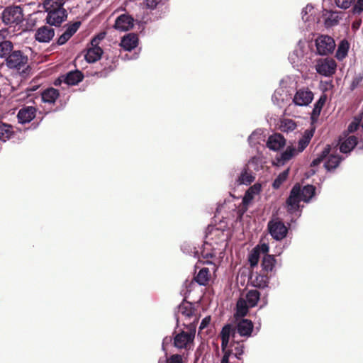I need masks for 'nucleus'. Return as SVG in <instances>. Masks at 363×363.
I'll return each instance as SVG.
<instances>
[{
    "mask_svg": "<svg viewBox=\"0 0 363 363\" xmlns=\"http://www.w3.org/2000/svg\"><path fill=\"white\" fill-rule=\"evenodd\" d=\"M335 13L332 12L330 16L325 19V25L327 26H333L339 23V18L337 16H334Z\"/></svg>",
    "mask_w": 363,
    "mask_h": 363,
    "instance_id": "44",
    "label": "nucleus"
},
{
    "mask_svg": "<svg viewBox=\"0 0 363 363\" xmlns=\"http://www.w3.org/2000/svg\"><path fill=\"white\" fill-rule=\"evenodd\" d=\"M36 108L33 106L24 107V125L35 117Z\"/></svg>",
    "mask_w": 363,
    "mask_h": 363,
    "instance_id": "41",
    "label": "nucleus"
},
{
    "mask_svg": "<svg viewBox=\"0 0 363 363\" xmlns=\"http://www.w3.org/2000/svg\"><path fill=\"white\" fill-rule=\"evenodd\" d=\"M81 23L79 21H76L72 24L69 25L68 28L66 29L65 32L68 33L69 35L72 37L79 29L80 27Z\"/></svg>",
    "mask_w": 363,
    "mask_h": 363,
    "instance_id": "43",
    "label": "nucleus"
},
{
    "mask_svg": "<svg viewBox=\"0 0 363 363\" xmlns=\"http://www.w3.org/2000/svg\"><path fill=\"white\" fill-rule=\"evenodd\" d=\"M358 127H359V123L353 121L349 125L348 131L350 133H353L357 130Z\"/></svg>",
    "mask_w": 363,
    "mask_h": 363,
    "instance_id": "55",
    "label": "nucleus"
},
{
    "mask_svg": "<svg viewBox=\"0 0 363 363\" xmlns=\"http://www.w3.org/2000/svg\"><path fill=\"white\" fill-rule=\"evenodd\" d=\"M195 337V330L189 332L182 331L174 338V345L179 349H188L190 343L193 342Z\"/></svg>",
    "mask_w": 363,
    "mask_h": 363,
    "instance_id": "11",
    "label": "nucleus"
},
{
    "mask_svg": "<svg viewBox=\"0 0 363 363\" xmlns=\"http://www.w3.org/2000/svg\"><path fill=\"white\" fill-rule=\"evenodd\" d=\"M296 151V150L294 147H288L286 150L280 155V157L277 158L278 162L284 164L295 155Z\"/></svg>",
    "mask_w": 363,
    "mask_h": 363,
    "instance_id": "31",
    "label": "nucleus"
},
{
    "mask_svg": "<svg viewBox=\"0 0 363 363\" xmlns=\"http://www.w3.org/2000/svg\"><path fill=\"white\" fill-rule=\"evenodd\" d=\"M327 100V96L325 94H322L319 99L316 101L314 106L322 110L325 101Z\"/></svg>",
    "mask_w": 363,
    "mask_h": 363,
    "instance_id": "48",
    "label": "nucleus"
},
{
    "mask_svg": "<svg viewBox=\"0 0 363 363\" xmlns=\"http://www.w3.org/2000/svg\"><path fill=\"white\" fill-rule=\"evenodd\" d=\"M259 247H255L248 256V261L250 262V267L253 269L257 267L259 260Z\"/></svg>",
    "mask_w": 363,
    "mask_h": 363,
    "instance_id": "38",
    "label": "nucleus"
},
{
    "mask_svg": "<svg viewBox=\"0 0 363 363\" xmlns=\"http://www.w3.org/2000/svg\"><path fill=\"white\" fill-rule=\"evenodd\" d=\"M2 19L6 25H18L23 21V9L20 6L7 7L2 13Z\"/></svg>",
    "mask_w": 363,
    "mask_h": 363,
    "instance_id": "4",
    "label": "nucleus"
},
{
    "mask_svg": "<svg viewBox=\"0 0 363 363\" xmlns=\"http://www.w3.org/2000/svg\"><path fill=\"white\" fill-rule=\"evenodd\" d=\"M236 308L237 315L241 317H244L247 314L249 308L251 307L248 306V303L244 298H239L237 302Z\"/></svg>",
    "mask_w": 363,
    "mask_h": 363,
    "instance_id": "34",
    "label": "nucleus"
},
{
    "mask_svg": "<svg viewBox=\"0 0 363 363\" xmlns=\"http://www.w3.org/2000/svg\"><path fill=\"white\" fill-rule=\"evenodd\" d=\"M23 65L21 51H13L6 58V65L11 69L19 70Z\"/></svg>",
    "mask_w": 363,
    "mask_h": 363,
    "instance_id": "16",
    "label": "nucleus"
},
{
    "mask_svg": "<svg viewBox=\"0 0 363 363\" xmlns=\"http://www.w3.org/2000/svg\"><path fill=\"white\" fill-rule=\"evenodd\" d=\"M60 84V82H57V81H56V82H55V85H59Z\"/></svg>",
    "mask_w": 363,
    "mask_h": 363,
    "instance_id": "61",
    "label": "nucleus"
},
{
    "mask_svg": "<svg viewBox=\"0 0 363 363\" xmlns=\"http://www.w3.org/2000/svg\"><path fill=\"white\" fill-rule=\"evenodd\" d=\"M230 328V337H238V335L242 337L248 338L251 336L254 329V324L249 319L242 318L235 324L228 323L223 327Z\"/></svg>",
    "mask_w": 363,
    "mask_h": 363,
    "instance_id": "2",
    "label": "nucleus"
},
{
    "mask_svg": "<svg viewBox=\"0 0 363 363\" xmlns=\"http://www.w3.org/2000/svg\"><path fill=\"white\" fill-rule=\"evenodd\" d=\"M231 338L232 340L229 343V345L233 351V356H235L238 359H241V356L244 353V340H239L236 337Z\"/></svg>",
    "mask_w": 363,
    "mask_h": 363,
    "instance_id": "22",
    "label": "nucleus"
},
{
    "mask_svg": "<svg viewBox=\"0 0 363 363\" xmlns=\"http://www.w3.org/2000/svg\"><path fill=\"white\" fill-rule=\"evenodd\" d=\"M211 278V273L208 268L203 267L201 269L194 277V280L201 286H206Z\"/></svg>",
    "mask_w": 363,
    "mask_h": 363,
    "instance_id": "25",
    "label": "nucleus"
},
{
    "mask_svg": "<svg viewBox=\"0 0 363 363\" xmlns=\"http://www.w3.org/2000/svg\"><path fill=\"white\" fill-rule=\"evenodd\" d=\"M328 160L325 162V167L328 171H331L337 168L341 162L342 158L337 155H328Z\"/></svg>",
    "mask_w": 363,
    "mask_h": 363,
    "instance_id": "26",
    "label": "nucleus"
},
{
    "mask_svg": "<svg viewBox=\"0 0 363 363\" xmlns=\"http://www.w3.org/2000/svg\"><path fill=\"white\" fill-rule=\"evenodd\" d=\"M64 82L68 85H76L84 79L82 72L79 70H75L68 72L65 76H62Z\"/></svg>",
    "mask_w": 363,
    "mask_h": 363,
    "instance_id": "21",
    "label": "nucleus"
},
{
    "mask_svg": "<svg viewBox=\"0 0 363 363\" xmlns=\"http://www.w3.org/2000/svg\"><path fill=\"white\" fill-rule=\"evenodd\" d=\"M289 173V169H286V170L281 172L277 177L274 179L272 183V187L274 189H278L280 188L281 184L286 180Z\"/></svg>",
    "mask_w": 363,
    "mask_h": 363,
    "instance_id": "36",
    "label": "nucleus"
},
{
    "mask_svg": "<svg viewBox=\"0 0 363 363\" xmlns=\"http://www.w3.org/2000/svg\"><path fill=\"white\" fill-rule=\"evenodd\" d=\"M353 13L360 14L363 12V0H357L356 4L352 8Z\"/></svg>",
    "mask_w": 363,
    "mask_h": 363,
    "instance_id": "46",
    "label": "nucleus"
},
{
    "mask_svg": "<svg viewBox=\"0 0 363 363\" xmlns=\"http://www.w3.org/2000/svg\"><path fill=\"white\" fill-rule=\"evenodd\" d=\"M55 30L53 28L44 26L38 29L35 37L36 40L40 43H48L54 37Z\"/></svg>",
    "mask_w": 363,
    "mask_h": 363,
    "instance_id": "15",
    "label": "nucleus"
},
{
    "mask_svg": "<svg viewBox=\"0 0 363 363\" xmlns=\"http://www.w3.org/2000/svg\"><path fill=\"white\" fill-rule=\"evenodd\" d=\"M357 145V138L354 135L349 136L340 143V150L342 153H348L352 151Z\"/></svg>",
    "mask_w": 363,
    "mask_h": 363,
    "instance_id": "23",
    "label": "nucleus"
},
{
    "mask_svg": "<svg viewBox=\"0 0 363 363\" xmlns=\"http://www.w3.org/2000/svg\"><path fill=\"white\" fill-rule=\"evenodd\" d=\"M255 177L248 172V168L245 167L237 179L238 184L250 185L255 180Z\"/></svg>",
    "mask_w": 363,
    "mask_h": 363,
    "instance_id": "27",
    "label": "nucleus"
},
{
    "mask_svg": "<svg viewBox=\"0 0 363 363\" xmlns=\"http://www.w3.org/2000/svg\"><path fill=\"white\" fill-rule=\"evenodd\" d=\"M314 97L313 93L308 87L298 89L293 99L294 103L299 106H308Z\"/></svg>",
    "mask_w": 363,
    "mask_h": 363,
    "instance_id": "10",
    "label": "nucleus"
},
{
    "mask_svg": "<svg viewBox=\"0 0 363 363\" xmlns=\"http://www.w3.org/2000/svg\"><path fill=\"white\" fill-rule=\"evenodd\" d=\"M286 140L283 135L279 133H275L269 137L267 146L270 150H278L285 145Z\"/></svg>",
    "mask_w": 363,
    "mask_h": 363,
    "instance_id": "17",
    "label": "nucleus"
},
{
    "mask_svg": "<svg viewBox=\"0 0 363 363\" xmlns=\"http://www.w3.org/2000/svg\"><path fill=\"white\" fill-rule=\"evenodd\" d=\"M315 187L313 185H306L303 189L301 188L300 195L304 202H308L315 195Z\"/></svg>",
    "mask_w": 363,
    "mask_h": 363,
    "instance_id": "29",
    "label": "nucleus"
},
{
    "mask_svg": "<svg viewBox=\"0 0 363 363\" xmlns=\"http://www.w3.org/2000/svg\"><path fill=\"white\" fill-rule=\"evenodd\" d=\"M296 123L291 119H284L280 125V130L282 132H291L295 130Z\"/></svg>",
    "mask_w": 363,
    "mask_h": 363,
    "instance_id": "40",
    "label": "nucleus"
},
{
    "mask_svg": "<svg viewBox=\"0 0 363 363\" xmlns=\"http://www.w3.org/2000/svg\"><path fill=\"white\" fill-rule=\"evenodd\" d=\"M259 298L260 293L257 290L252 289L247 291L245 300L248 303V306L253 308L257 305Z\"/></svg>",
    "mask_w": 363,
    "mask_h": 363,
    "instance_id": "28",
    "label": "nucleus"
},
{
    "mask_svg": "<svg viewBox=\"0 0 363 363\" xmlns=\"http://www.w3.org/2000/svg\"><path fill=\"white\" fill-rule=\"evenodd\" d=\"M267 229L271 236L276 240H281L288 233V228L279 218L271 219L267 223Z\"/></svg>",
    "mask_w": 363,
    "mask_h": 363,
    "instance_id": "3",
    "label": "nucleus"
},
{
    "mask_svg": "<svg viewBox=\"0 0 363 363\" xmlns=\"http://www.w3.org/2000/svg\"><path fill=\"white\" fill-rule=\"evenodd\" d=\"M71 37L69 35L68 33H66L65 31L57 39V44L60 45H64L67 43V41Z\"/></svg>",
    "mask_w": 363,
    "mask_h": 363,
    "instance_id": "50",
    "label": "nucleus"
},
{
    "mask_svg": "<svg viewBox=\"0 0 363 363\" xmlns=\"http://www.w3.org/2000/svg\"><path fill=\"white\" fill-rule=\"evenodd\" d=\"M13 133L11 125L7 124L0 125V140L6 142L11 138Z\"/></svg>",
    "mask_w": 363,
    "mask_h": 363,
    "instance_id": "32",
    "label": "nucleus"
},
{
    "mask_svg": "<svg viewBox=\"0 0 363 363\" xmlns=\"http://www.w3.org/2000/svg\"><path fill=\"white\" fill-rule=\"evenodd\" d=\"M133 18L129 14H121L116 18L114 28L121 31H127L133 27Z\"/></svg>",
    "mask_w": 363,
    "mask_h": 363,
    "instance_id": "12",
    "label": "nucleus"
},
{
    "mask_svg": "<svg viewBox=\"0 0 363 363\" xmlns=\"http://www.w3.org/2000/svg\"><path fill=\"white\" fill-rule=\"evenodd\" d=\"M268 274L262 273L258 274L253 280V285L259 289H264L268 286Z\"/></svg>",
    "mask_w": 363,
    "mask_h": 363,
    "instance_id": "35",
    "label": "nucleus"
},
{
    "mask_svg": "<svg viewBox=\"0 0 363 363\" xmlns=\"http://www.w3.org/2000/svg\"><path fill=\"white\" fill-rule=\"evenodd\" d=\"M65 3V0H44L43 6L46 12L58 13V11H66L63 7Z\"/></svg>",
    "mask_w": 363,
    "mask_h": 363,
    "instance_id": "19",
    "label": "nucleus"
},
{
    "mask_svg": "<svg viewBox=\"0 0 363 363\" xmlns=\"http://www.w3.org/2000/svg\"><path fill=\"white\" fill-rule=\"evenodd\" d=\"M13 49V44L11 42L4 40L0 43V57L3 58L6 57L11 53Z\"/></svg>",
    "mask_w": 363,
    "mask_h": 363,
    "instance_id": "39",
    "label": "nucleus"
},
{
    "mask_svg": "<svg viewBox=\"0 0 363 363\" xmlns=\"http://www.w3.org/2000/svg\"><path fill=\"white\" fill-rule=\"evenodd\" d=\"M363 80V72H359L354 75L351 82L350 89V90H354Z\"/></svg>",
    "mask_w": 363,
    "mask_h": 363,
    "instance_id": "42",
    "label": "nucleus"
},
{
    "mask_svg": "<svg viewBox=\"0 0 363 363\" xmlns=\"http://www.w3.org/2000/svg\"><path fill=\"white\" fill-rule=\"evenodd\" d=\"M47 13L46 22L50 26H60L67 18V11H58V13H55V11Z\"/></svg>",
    "mask_w": 363,
    "mask_h": 363,
    "instance_id": "14",
    "label": "nucleus"
},
{
    "mask_svg": "<svg viewBox=\"0 0 363 363\" xmlns=\"http://www.w3.org/2000/svg\"><path fill=\"white\" fill-rule=\"evenodd\" d=\"M194 309L191 303L184 300L179 306V312L183 315L190 318L194 314Z\"/></svg>",
    "mask_w": 363,
    "mask_h": 363,
    "instance_id": "30",
    "label": "nucleus"
},
{
    "mask_svg": "<svg viewBox=\"0 0 363 363\" xmlns=\"http://www.w3.org/2000/svg\"><path fill=\"white\" fill-rule=\"evenodd\" d=\"M315 67L319 74L331 77L335 73L337 63L334 59L330 57L321 58L316 60Z\"/></svg>",
    "mask_w": 363,
    "mask_h": 363,
    "instance_id": "5",
    "label": "nucleus"
},
{
    "mask_svg": "<svg viewBox=\"0 0 363 363\" xmlns=\"http://www.w3.org/2000/svg\"><path fill=\"white\" fill-rule=\"evenodd\" d=\"M349 50V43L346 40H342L338 45L335 57L337 60H342L344 59L347 55Z\"/></svg>",
    "mask_w": 363,
    "mask_h": 363,
    "instance_id": "33",
    "label": "nucleus"
},
{
    "mask_svg": "<svg viewBox=\"0 0 363 363\" xmlns=\"http://www.w3.org/2000/svg\"><path fill=\"white\" fill-rule=\"evenodd\" d=\"M320 112H321V110H320L319 108L314 106V108L312 111V113H311V119L312 123H314L315 122H316L318 121V118L320 114Z\"/></svg>",
    "mask_w": 363,
    "mask_h": 363,
    "instance_id": "49",
    "label": "nucleus"
},
{
    "mask_svg": "<svg viewBox=\"0 0 363 363\" xmlns=\"http://www.w3.org/2000/svg\"><path fill=\"white\" fill-rule=\"evenodd\" d=\"M315 132V128L306 130L302 138L298 140V151L302 152L309 144Z\"/></svg>",
    "mask_w": 363,
    "mask_h": 363,
    "instance_id": "24",
    "label": "nucleus"
},
{
    "mask_svg": "<svg viewBox=\"0 0 363 363\" xmlns=\"http://www.w3.org/2000/svg\"><path fill=\"white\" fill-rule=\"evenodd\" d=\"M39 79H34L31 81L29 85L24 89V92L26 94V96L24 97V101L26 99V103L30 102L33 101L34 96L35 98H38L40 96H41V99L45 103L54 104L57 98L60 96L59 91L53 87H50L42 91L38 94V93H34L33 91H36L39 86L40 84L38 83Z\"/></svg>",
    "mask_w": 363,
    "mask_h": 363,
    "instance_id": "1",
    "label": "nucleus"
},
{
    "mask_svg": "<svg viewBox=\"0 0 363 363\" xmlns=\"http://www.w3.org/2000/svg\"><path fill=\"white\" fill-rule=\"evenodd\" d=\"M32 29V26H27L26 28H24V30H31Z\"/></svg>",
    "mask_w": 363,
    "mask_h": 363,
    "instance_id": "60",
    "label": "nucleus"
},
{
    "mask_svg": "<svg viewBox=\"0 0 363 363\" xmlns=\"http://www.w3.org/2000/svg\"><path fill=\"white\" fill-rule=\"evenodd\" d=\"M230 328L223 327L220 333V337L221 339V350L223 352V356L221 359L220 363H230L229 359L231 355H233V351L231 347H230Z\"/></svg>",
    "mask_w": 363,
    "mask_h": 363,
    "instance_id": "8",
    "label": "nucleus"
},
{
    "mask_svg": "<svg viewBox=\"0 0 363 363\" xmlns=\"http://www.w3.org/2000/svg\"><path fill=\"white\" fill-rule=\"evenodd\" d=\"M337 6L347 9L350 7L351 4L354 2V0H335Z\"/></svg>",
    "mask_w": 363,
    "mask_h": 363,
    "instance_id": "45",
    "label": "nucleus"
},
{
    "mask_svg": "<svg viewBox=\"0 0 363 363\" xmlns=\"http://www.w3.org/2000/svg\"><path fill=\"white\" fill-rule=\"evenodd\" d=\"M162 0H145V6L147 9H155L160 4Z\"/></svg>",
    "mask_w": 363,
    "mask_h": 363,
    "instance_id": "47",
    "label": "nucleus"
},
{
    "mask_svg": "<svg viewBox=\"0 0 363 363\" xmlns=\"http://www.w3.org/2000/svg\"><path fill=\"white\" fill-rule=\"evenodd\" d=\"M360 24L361 21H356L352 23V27L353 29L357 30L359 28Z\"/></svg>",
    "mask_w": 363,
    "mask_h": 363,
    "instance_id": "58",
    "label": "nucleus"
},
{
    "mask_svg": "<svg viewBox=\"0 0 363 363\" xmlns=\"http://www.w3.org/2000/svg\"><path fill=\"white\" fill-rule=\"evenodd\" d=\"M254 198V196L252 195V194H250V192L249 191H246L245 193V195L243 198V203H249L251 200H252Z\"/></svg>",
    "mask_w": 363,
    "mask_h": 363,
    "instance_id": "56",
    "label": "nucleus"
},
{
    "mask_svg": "<svg viewBox=\"0 0 363 363\" xmlns=\"http://www.w3.org/2000/svg\"><path fill=\"white\" fill-rule=\"evenodd\" d=\"M211 322V317L210 316H207V317H205L201 323V325H200V327H199V329L200 330H203L205 328H206L208 324L210 323Z\"/></svg>",
    "mask_w": 363,
    "mask_h": 363,
    "instance_id": "54",
    "label": "nucleus"
},
{
    "mask_svg": "<svg viewBox=\"0 0 363 363\" xmlns=\"http://www.w3.org/2000/svg\"><path fill=\"white\" fill-rule=\"evenodd\" d=\"M301 193V186L298 184H295L287 198L286 203L287 205V211L289 213H294L299 211L300 202L303 201Z\"/></svg>",
    "mask_w": 363,
    "mask_h": 363,
    "instance_id": "7",
    "label": "nucleus"
},
{
    "mask_svg": "<svg viewBox=\"0 0 363 363\" xmlns=\"http://www.w3.org/2000/svg\"><path fill=\"white\" fill-rule=\"evenodd\" d=\"M261 191V185L259 184H255L247 190V191L250 192V194H252L253 196L255 194H258L259 191Z\"/></svg>",
    "mask_w": 363,
    "mask_h": 363,
    "instance_id": "52",
    "label": "nucleus"
},
{
    "mask_svg": "<svg viewBox=\"0 0 363 363\" xmlns=\"http://www.w3.org/2000/svg\"><path fill=\"white\" fill-rule=\"evenodd\" d=\"M138 43V35L135 33H129L125 35L120 43V45L125 50L130 51L137 47Z\"/></svg>",
    "mask_w": 363,
    "mask_h": 363,
    "instance_id": "18",
    "label": "nucleus"
},
{
    "mask_svg": "<svg viewBox=\"0 0 363 363\" xmlns=\"http://www.w3.org/2000/svg\"><path fill=\"white\" fill-rule=\"evenodd\" d=\"M330 146L329 145H326V147L323 150L318 156L314 159L311 164V167H315L320 164L330 154Z\"/></svg>",
    "mask_w": 363,
    "mask_h": 363,
    "instance_id": "37",
    "label": "nucleus"
},
{
    "mask_svg": "<svg viewBox=\"0 0 363 363\" xmlns=\"http://www.w3.org/2000/svg\"><path fill=\"white\" fill-rule=\"evenodd\" d=\"M117 61L118 59L116 56L107 57L105 62L102 64L104 68L99 72H96L95 75L99 78L106 77L116 68Z\"/></svg>",
    "mask_w": 363,
    "mask_h": 363,
    "instance_id": "13",
    "label": "nucleus"
},
{
    "mask_svg": "<svg viewBox=\"0 0 363 363\" xmlns=\"http://www.w3.org/2000/svg\"><path fill=\"white\" fill-rule=\"evenodd\" d=\"M102 37L96 36L91 41V47L87 49L84 56L85 60L89 62H95L99 60L103 54V50L99 46Z\"/></svg>",
    "mask_w": 363,
    "mask_h": 363,
    "instance_id": "9",
    "label": "nucleus"
},
{
    "mask_svg": "<svg viewBox=\"0 0 363 363\" xmlns=\"http://www.w3.org/2000/svg\"><path fill=\"white\" fill-rule=\"evenodd\" d=\"M17 118H18V122L20 123H23V108L19 109L18 114H17Z\"/></svg>",
    "mask_w": 363,
    "mask_h": 363,
    "instance_id": "57",
    "label": "nucleus"
},
{
    "mask_svg": "<svg viewBox=\"0 0 363 363\" xmlns=\"http://www.w3.org/2000/svg\"><path fill=\"white\" fill-rule=\"evenodd\" d=\"M256 247H259V253L262 252L265 255H268V252L269 250V247L267 244L263 243L261 245H257Z\"/></svg>",
    "mask_w": 363,
    "mask_h": 363,
    "instance_id": "53",
    "label": "nucleus"
},
{
    "mask_svg": "<svg viewBox=\"0 0 363 363\" xmlns=\"http://www.w3.org/2000/svg\"><path fill=\"white\" fill-rule=\"evenodd\" d=\"M167 363H182V356L179 354H173L167 359Z\"/></svg>",
    "mask_w": 363,
    "mask_h": 363,
    "instance_id": "51",
    "label": "nucleus"
},
{
    "mask_svg": "<svg viewBox=\"0 0 363 363\" xmlns=\"http://www.w3.org/2000/svg\"><path fill=\"white\" fill-rule=\"evenodd\" d=\"M30 70V65H28L26 68H24V75L29 74Z\"/></svg>",
    "mask_w": 363,
    "mask_h": 363,
    "instance_id": "59",
    "label": "nucleus"
},
{
    "mask_svg": "<svg viewBox=\"0 0 363 363\" xmlns=\"http://www.w3.org/2000/svg\"><path fill=\"white\" fill-rule=\"evenodd\" d=\"M315 46L318 55H328L334 51L335 43L332 37L323 35L315 39Z\"/></svg>",
    "mask_w": 363,
    "mask_h": 363,
    "instance_id": "6",
    "label": "nucleus"
},
{
    "mask_svg": "<svg viewBox=\"0 0 363 363\" xmlns=\"http://www.w3.org/2000/svg\"><path fill=\"white\" fill-rule=\"evenodd\" d=\"M276 262L277 260L274 255H264L261 262L262 273L269 274V272H272Z\"/></svg>",
    "mask_w": 363,
    "mask_h": 363,
    "instance_id": "20",
    "label": "nucleus"
}]
</instances>
